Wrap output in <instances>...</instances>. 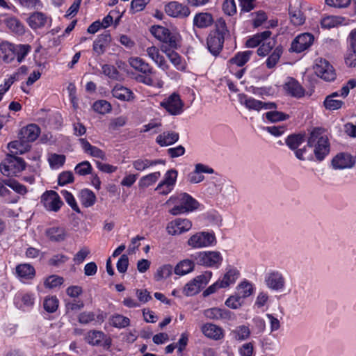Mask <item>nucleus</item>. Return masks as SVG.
I'll return each instance as SVG.
<instances>
[{"label":"nucleus","mask_w":356,"mask_h":356,"mask_svg":"<svg viewBox=\"0 0 356 356\" xmlns=\"http://www.w3.org/2000/svg\"><path fill=\"white\" fill-rule=\"evenodd\" d=\"M307 146L313 148L314 154L318 161H323L329 154L330 145L323 129L316 127L310 131Z\"/></svg>","instance_id":"f257e3e1"},{"label":"nucleus","mask_w":356,"mask_h":356,"mask_svg":"<svg viewBox=\"0 0 356 356\" xmlns=\"http://www.w3.org/2000/svg\"><path fill=\"white\" fill-rule=\"evenodd\" d=\"M160 177H161V173L159 171L148 174L145 176H143L139 180V182H138L139 187H140V188L149 187V186H152V184L156 183Z\"/></svg>","instance_id":"a19ab883"},{"label":"nucleus","mask_w":356,"mask_h":356,"mask_svg":"<svg viewBox=\"0 0 356 356\" xmlns=\"http://www.w3.org/2000/svg\"><path fill=\"white\" fill-rule=\"evenodd\" d=\"M161 106L164 108L167 112L172 115H180L183 112L184 102L180 98V96L174 92L168 97L165 99L160 104Z\"/></svg>","instance_id":"1a4fd4ad"},{"label":"nucleus","mask_w":356,"mask_h":356,"mask_svg":"<svg viewBox=\"0 0 356 356\" xmlns=\"http://www.w3.org/2000/svg\"><path fill=\"white\" fill-rule=\"evenodd\" d=\"M74 171L79 175L85 176L91 173L92 166L88 161H82L76 165Z\"/></svg>","instance_id":"680f3d73"},{"label":"nucleus","mask_w":356,"mask_h":356,"mask_svg":"<svg viewBox=\"0 0 356 356\" xmlns=\"http://www.w3.org/2000/svg\"><path fill=\"white\" fill-rule=\"evenodd\" d=\"M323 104L326 109L334 111L341 108L344 104V102L341 100L332 98L331 97H326Z\"/></svg>","instance_id":"4d7b16f0"},{"label":"nucleus","mask_w":356,"mask_h":356,"mask_svg":"<svg viewBox=\"0 0 356 356\" xmlns=\"http://www.w3.org/2000/svg\"><path fill=\"white\" fill-rule=\"evenodd\" d=\"M354 161L350 155L340 153L336 155L332 161V165L334 169L349 168L353 166Z\"/></svg>","instance_id":"412c9836"},{"label":"nucleus","mask_w":356,"mask_h":356,"mask_svg":"<svg viewBox=\"0 0 356 356\" xmlns=\"http://www.w3.org/2000/svg\"><path fill=\"white\" fill-rule=\"evenodd\" d=\"M111 42V35L108 31L97 36L94 41L92 49L97 56L102 55Z\"/></svg>","instance_id":"aec40b11"},{"label":"nucleus","mask_w":356,"mask_h":356,"mask_svg":"<svg viewBox=\"0 0 356 356\" xmlns=\"http://www.w3.org/2000/svg\"><path fill=\"white\" fill-rule=\"evenodd\" d=\"M165 13L172 17L184 18L190 15L189 8L178 1H170L165 6Z\"/></svg>","instance_id":"dca6fc26"},{"label":"nucleus","mask_w":356,"mask_h":356,"mask_svg":"<svg viewBox=\"0 0 356 356\" xmlns=\"http://www.w3.org/2000/svg\"><path fill=\"white\" fill-rule=\"evenodd\" d=\"M344 19L339 16H327L321 19L322 28L330 29L343 24Z\"/></svg>","instance_id":"ea45409f"},{"label":"nucleus","mask_w":356,"mask_h":356,"mask_svg":"<svg viewBox=\"0 0 356 356\" xmlns=\"http://www.w3.org/2000/svg\"><path fill=\"white\" fill-rule=\"evenodd\" d=\"M178 202L181 204L188 212L193 211L198 207V202L190 195L184 193L177 197Z\"/></svg>","instance_id":"72a5a7b5"},{"label":"nucleus","mask_w":356,"mask_h":356,"mask_svg":"<svg viewBox=\"0 0 356 356\" xmlns=\"http://www.w3.org/2000/svg\"><path fill=\"white\" fill-rule=\"evenodd\" d=\"M194 267V261L189 259H184L176 265L174 268V272L177 275H184L193 271Z\"/></svg>","instance_id":"c9c22d12"},{"label":"nucleus","mask_w":356,"mask_h":356,"mask_svg":"<svg viewBox=\"0 0 356 356\" xmlns=\"http://www.w3.org/2000/svg\"><path fill=\"white\" fill-rule=\"evenodd\" d=\"M51 168H59L65 163V156L63 154H51L48 158Z\"/></svg>","instance_id":"052dcab7"},{"label":"nucleus","mask_w":356,"mask_h":356,"mask_svg":"<svg viewBox=\"0 0 356 356\" xmlns=\"http://www.w3.org/2000/svg\"><path fill=\"white\" fill-rule=\"evenodd\" d=\"M6 26L13 32L22 35L24 32L23 24L15 17H9L5 20Z\"/></svg>","instance_id":"37998d69"},{"label":"nucleus","mask_w":356,"mask_h":356,"mask_svg":"<svg viewBox=\"0 0 356 356\" xmlns=\"http://www.w3.org/2000/svg\"><path fill=\"white\" fill-rule=\"evenodd\" d=\"M151 33L159 40L170 48H177V38L172 35L170 30L162 26H152L150 28Z\"/></svg>","instance_id":"0eeeda50"},{"label":"nucleus","mask_w":356,"mask_h":356,"mask_svg":"<svg viewBox=\"0 0 356 356\" xmlns=\"http://www.w3.org/2000/svg\"><path fill=\"white\" fill-rule=\"evenodd\" d=\"M26 168L23 159L7 154L6 158L0 163V171L3 176L15 177Z\"/></svg>","instance_id":"7ed1b4c3"},{"label":"nucleus","mask_w":356,"mask_h":356,"mask_svg":"<svg viewBox=\"0 0 356 356\" xmlns=\"http://www.w3.org/2000/svg\"><path fill=\"white\" fill-rule=\"evenodd\" d=\"M31 50V46L29 44H18L15 45V58L17 57V60L19 63H21L25 56Z\"/></svg>","instance_id":"6e6d98bb"},{"label":"nucleus","mask_w":356,"mask_h":356,"mask_svg":"<svg viewBox=\"0 0 356 356\" xmlns=\"http://www.w3.org/2000/svg\"><path fill=\"white\" fill-rule=\"evenodd\" d=\"M130 320L122 315L116 314L111 318V324L118 328H124L129 325Z\"/></svg>","instance_id":"13d9d810"},{"label":"nucleus","mask_w":356,"mask_h":356,"mask_svg":"<svg viewBox=\"0 0 356 356\" xmlns=\"http://www.w3.org/2000/svg\"><path fill=\"white\" fill-rule=\"evenodd\" d=\"M61 194L63 196L66 202L71 207V208L76 212L80 213L81 211L79 208V206L76 204V202L72 195V194L67 191H62Z\"/></svg>","instance_id":"0e129e2a"},{"label":"nucleus","mask_w":356,"mask_h":356,"mask_svg":"<svg viewBox=\"0 0 356 356\" xmlns=\"http://www.w3.org/2000/svg\"><path fill=\"white\" fill-rule=\"evenodd\" d=\"M238 353L241 356H254L253 342L243 343L238 348Z\"/></svg>","instance_id":"774afa93"},{"label":"nucleus","mask_w":356,"mask_h":356,"mask_svg":"<svg viewBox=\"0 0 356 356\" xmlns=\"http://www.w3.org/2000/svg\"><path fill=\"white\" fill-rule=\"evenodd\" d=\"M283 49L281 46H277L270 56L266 60V67L268 69H271L275 66L277 63L279 61L281 55L282 54Z\"/></svg>","instance_id":"3c124183"},{"label":"nucleus","mask_w":356,"mask_h":356,"mask_svg":"<svg viewBox=\"0 0 356 356\" xmlns=\"http://www.w3.org/2000/svg\"><path fill=\"white\" fill-rule=\"evenodd\" d=\"M252 53V51L239 52L236 54L234 57L231 58L230 62L233 64H236L238 66H243L249 60Z\"/></svg>","instance_id":"09e8293b"},{"label":"nucleus","mask_w":356,"mask_h":356,"mask_svg":"<svg viewBox=\"0 0 356 356\" xmlns=\"http://www.w3.org/2000/svg\"><path fill=\"white\" fill-rule=\"evenodd\" d=\"M15 45L8 42H2L0 44V55L6 63L15 59Z\"/></svg>","instance_id":"7c9ffc66"},{"label":"nucleus","mask_w":356,"mask_h":356,"mask_svg":"<svg viewBox=\"0 0 356 356\" xmlns=\"http://www.w3.org/2000/svg\"><path fill=\"white\" fill-rule=\"evenodd\" d=\"M192 227V222L186 218H176L170 222L166 227L170 235H179L188 232Z\"/></svg>","instance_id":"4468645a"},{"label":"nucleus","mask_w":356,"mask_h":356,"mask_svg":"<svg viewBox=\"0 0 356 356\" xmlns=\"http://www.w3.org/2000/svg\"><path fill=\"white\" fill-rule=\"evenodd\" d=\"M289 15L291 22L296 26L301 25L305 22V18L301 10L298 8L293 10L291 5L289 6Z\"/></svg>","instance_id":"864d4df0"},{"label":"nucleus","mask_w":356,"mask_h":356,"mask_svg":"<svg viewBox=\"0 0 356 356\" xmlns=\"http://www.w3.org/2000/svg\"><path fill=\"white\" fill-rule=\"evenodd\" d=\"M79 200L85 207H90L95 204L96 196L92 191L85 188L81 191Z\"/></svg>","instance_id":"e433bc0d"},{"label":"nucleus","mask_w":356,"mask_h":356,"mask_svg":"<svg viewBox=\"0 0 356 356\" xmlns=\"http://www.w3.org/2000/svg\"><path fill=\"white\" fill-rule=\"evenodd\" d=\"M3 182L5 185L8 186L10 188H12L15 192L20 195H24L27 193V189L26 186L20 184L15 179H6L3 180Z\"/></svg>","instance_id":"8fccbe9b"},{"label":"nucleus","mask_w":356,"mask_h":356,"mask_svg":"<svg viewBox=\"0 0 356 356\" xmlns=\"http://www.w3.org/2000/svg\"><path fill=\"white\" fill-rule=\"evenodd\" d=\"M172 266L170 264H165L159 267L155 275L154 279L156 281L159 282L163 279L169 277L172 273Z\"/></svg>","instance_id":"de8ad7c7"},{"label":"nucleus","mask_w":356,"mask_h":356,"mask_svg":"<svg viewBox=\"0 0 356 356\" xmlns=\"http://www.w3.org/2000/svg\"><path fill=\"white\" fill-rule=\"evenodd\" d=\"M239 276V272L236 268H229L224 275L222 279L219 280L220 286L226 288L230 284L235 283Z\"/></svg>","instance_id":"f704fd0d"},{"label":"nucleus","mask_w":356,"mask_h":356,"mask_svg":"<svg viewBox=\"0 0 356 356\" xmlns=\"http://www.w3.org/2000/svg\"><path fill=\"white\" fill-rule=\"evenodd\" d=\"M175 48H170L165 44H162L161 47V50L166 54L175 68L179 71H184L186 68L185 64L181 61V56L173 50Z\"/></svg>","instance_id":"a211bd4d"},{"label":"nucleus","mask_w":356,"mask_h":356,"mask_svg":"<svg viewBox=\"0 0 356 356\" xmlns=\"http://www.w3.org/2000/svg\"><path fill=\"white\" fill-rule=\"evenodd\" d=\"M129 63L134 69L144 74L150 75L154 72L149 64L140 57L130 58Z\"/></svg>","instance_id":"4be33fe9"},{"label":"nucleus","mask_w":356,"mask_h":356,"mask_svg":"<svg viewBox=\"0 0 356 356\" xmlns=\"http://www.w3.org/2000/svg\"><path fill=\"white\" fill-rule=\"evenodd\" d=\"M47 236L54 242L65 241L67 232L65 228L61 227H52L46 230Z\"/></svg>","instance_id":"c756f323"},{"label":"nucleus","mask_w":356,"mask_h":356,"mask_svg":"<svg viewBox=\"0 0 356 356\" xmlns=\"http://www.w3.org/2000/svg\"><path fill=\"white\" fill-rule=\"evenodd\" d=\"M79 142L83 151L90 154L91 156L101 159L102 160L106 159L105 153L99 148L92 146L86 139L80 138Z\"/></svg>","instance_id":"a878e982"},{"label":"nucleus","mask_w":356,"mask_h":356,"mask_svg":"<svg viewBox=\"0 0 356 356\" xmlns=\"http://www.w3.org/2000/svg\"><path fill=\"white\" fill-rule=\"evenodd\" d=\"M239 99L240 102L249 110L259 111L261 109L271 110L277 108V104L274 102H264L252 97H248L245 95H241Z\"/></svg>","instance_id":"9b49d317"},{"label":"nucleus","mask_w":356,"mask_h":356,"mask_svg":"<svg viewBox=\"0 0 356 356\" xmlns=\"http://www.w3.org/2000/svg\"><path fill=\"white\" fill-rule=\"evenodd\" d=\"M46 22L47 16L41 12L32 13L28 19L29 25L33 29L44 26Z\"/></svg>","instance_id":"473e14b6"},{"label":"nucleus","mask_w":356,"mask_h":356,"mask_svg":"<svg viewBox=\"0 0 356 356\" xmlns=\"http://www.w3.org/2000/svg\"><path fill=\"white\" fill-rule=\"evenodd\" d=\"M16 273L22 278L32 279L35 275V269L30 264H23L17 266Z\"/></svg>","instance_id":"58836bf2"},{"label":"nucleus","mask_w":356,"mask_h":356,"mask_svg":"<svg viewBox=\"0 0 356 356\" xmlns=\"http://www.w3.org/2000/svg\"><path fill=\"white\" fill-rule=\"evenodd\" d=\"M40 133V129L38 125L29 124L21 129L19 133L20 140L24 142H33L38 138Z\"/></svg>","instance_id":"6ab92c4d"},{"label":"nucleus","mask_w":356,"mask_h":356,"mask_svg":"<svg viewBox=\"0 0 356 356\" xmlns=\"http://www.w3.org/2000/svg\"><path fill=\"white\" fill-rule=\"evenodd\" d=\"M177 177V171L175 169L169 170L165 175L164 179L156 187L155 191L162 195H167L171 192L175 185Z\"/></svg>","instance_id":"ddd939ff"},{"label":"nucleus","mask_w":356,"mask_h":356,"mask_svg":"<svg viewBox=\"0 0 356 356\" xmlns=\"http://www.w3.org/2000/svg\"><path fill=\"white\" fill-rule=\"evenodd\" d=\"M225 304L227 307L232 309H237L243 305V300L239 295L236 294L229 297Z\"/></svg>","instance_id":"bf43d9fd"},{"label":"nucleus","mask_w":356,"mask_h":356,"mask_svg":"<svg viewBox=\"0 0 356 356\" xmlns=\"http://www.w3.org/2000/svg\"><path fill=\"white\" fill-rule=\"evenodd\" d=\"M216 243L215 234L212 232H199L192 235L187 244L193 248H202Z\"/></svg>","instance_id":"39448f33"},{"label":"nucleus","mask_w":356,"mask_h":356,"mask_svg":"<svg viewBox=\"0 0 356 356\" xmlns=\"http://www.w3.org/2000/svg\"><path fill=\"white\" fill-rule=\"evenodd\" d=\"M304 140V135L301 134H291L286 138L285 143L291 150H295L298 148Z\"/></svg>","instance_id":"49530a36"},{"label":"nucleus","mask_w":356,"mask_h":356,"mask_svg":"<svg viewBox=\"0 0 356 356\" xmlns=\"http://www.w3.org/2000/svg\"><path fill=\"white\" fill-rule=\"evenodd\" d=\"M215 30L212 31L207 38V47L214 56L219 54L222 49L225 35L229 34L226 23L220 18L215 23Z\"/></svg>","instance_id":"f03ea898"},{"label":"nucleus","mask_w":356,"mask_h":356,"mask_svg":"<svg viewBox=\"0 0 356 356\" xmlns=\"http://www.w3.org/2000/svg\"><path fill=\"white\" fill-rule=\"evenodd\" d=\"M41 201L47 211L57 212L63 204L58 194L54 191H47L41 197Z\"/></svg>","instance_id":"f8f14e48"},{"label":"nucleus","mask_w":356,"mask_h":356,"mask_svg":"<svg viewBox=\"0 0 356 356\" xmlns=\"http://www.w3.org/2000/svg\"><path fill=\"white\" fill-rule=\"evenodd\" d=\"M74 175L70 171H64L58 175V183L60 186H64L74 181Z\"/></svg>","instance_id":"338daca9"},{"label":"nucleus","mask_w":356,"mask_h":356,"mask_svg":"<svg viewBox=\"0 0 356 356\" xmlns=\"http://www.w3.org/2000/svg\"><path fill=\"white\" fill-rule=\"evenodd\" d=\"M58 299L56 296L47 297L43 302V307L49 313L55 312L58 307Z\"/></svg>","instance_id":"603ef678"},{"label":"nucleus","mask_w":356,"mask_h":356,"mask_svg":"<svg viewBox=\"0 0 356 356\" xmlns=\"http://www.w3.org/2000/svg\"><path fill=\"white\" fill-rule=\"evenodd\" d=\"M213 22L211 14L209 13H197L193 18V25L199 29L210 26Z\"/></svg>","instance_id":"bb28decb"},{"label":"nucleus","mask_w":356,"mask_h":356,"mask_svg":"<svg viewBox=\"0 0 356 356\" xmlns=\"http://www.w3.org/2000/svg\"><path fill=\"white\" fill-rule=\"evenodd\" d=\"M238 295L243 299L250 296L254 292L253 285L248 281H243L237 286Z\"/></svg>","instance_id":"a18cd8bd"},{"label":"nucleus","mask_w":356,"mask_h":356,"mask_svg":"<svg viewBox=\"0 0 356 356\" xmlns=\"http://www.w3.org/2000/svg\"><path fill=\"white\" fill-rule=\"evenodd\" d=\"M104 337L105 334L102 331L92 330L88 332L86 341L92 346H99Z\"/></svg>","instance_id":"79ce46f5"},{"label":"nucleus","mask_w":356,"mask_h":356,"mask_svg":"<svg viewBox=\"0 0 356 356\" xmlns=\"http://www.w3.org/2000/svg\"><path fill=\"white\" fill-rule=\"evenodd\" d=\"M266 286L273 291H281L286 286V280L282 272L279 270L269 271L264 280Z\"/></svg>","instance_id":"6e6552de"},{"label":"nucleus","mask_w":356,"mask_h":356,"mask_svg":"<svg viewBox=\"0 0 356 356\" xmlns=\"http://www.w3.org/2000/svg\"><path fill=\"white\" fill-rule=\"evenodd\" d=\"M113 96L120 101L129 102L134 99V93L129 88L116 84L112 90Z\"/></svg>","instance_id":"393cba45"},{"label":"nucleus","mask_w":356,"mask_h":356,"mask_svg":"<svg viewBox=\"0 0 356 356\" xmlns=\"http://www.w3.org/2000/svg\"><path fill=\"white\" fill-rule=\"evenodd\" d=\"M314 70L318 76L326 81H333L336 77L333 67L326 60H316Z\"/></svg>","instance_id":"9d476101"},{"label":"nucleus","mask_w":356,"mask_h":356,"mask_svg":"<svg viewBox=\"0 0 356 356\" xmlns=\"http://www.w3.org/2000/svg\"><path fill=\"white\" fill-rule=\"evenodd\" d=\"M266 118L270 122H277L284 121L289 118V115L283 112L277 111L275 109H271L265 113Z\"/></svg>","instance_id":"c03bdc74"},{"label":"nucleus","mask_w":356,"mask_h":356,"mask_svg":"<svg viewBox=\"0 0 356 356\" xmlns=\"http://www.w3.org/2000/svg\"><path fill=\"white\" fill-rule=\"evenodd\" d=\"M250 335V329L245 325L236 326L230 332V336L232 339L240 342L248 340Z\"/></svg>","instance_id":"cd10ccee"},{"label":"nucleus","mask_w":356,"mask_h":356,"mask_svg":"<svg viewBox=\"0 0 356 356\" xmlns=\"http://www.w3.org/2000/svg\"><path fill=\"white\" fill-rule=\"evenodd\" d=\"M285 90L293 97H301L304 95L305 90L294 79L291 78L285 84Z\"/></svg>","instance_id":"2f4dec72"},{"label":"nucleus","mask_w":356,"mask_h":356,"mask_svg":"<svg viewBox=\"0 0 356 356\" xmlns=\"http://www.w3.org/2000/svg\"><path fill=\"white\" fill-rule=\"evenodd\" d=\"M192 257L197 264L206 267H218L222 261V257L218 251L200 252Z\"/></svg>","instance_id":"20e7f679"},{"label":"nucleus","mask_w":356,"mask_h":356,"mask_svg":"<svg viewBox=\"0 0 356 356\" xmlns=\"http://www.w3.org/2000/svg\"><path fill=\"white\" fill-rule=\"evenodd\" d=\"M94 109L99 113L104 114L111 110V106L105 100H99L94 104Z\"/></svg>","instance_id":"69168bd1"},{"label":"nucleus","mask_w":356,"mask_h":356,"mask_svg":"<svg viewBox=\"0 0 356 356\" xmlns=\"http://www.w3.org/2000/svg\"><path fill=\"white\" fill-rule=\"evenodd\" d=\"M204 316L211 320H227L233 321L235 315L233 312L226 309L213 307L207 309L204 312Z\"/></svg>","instance_id":"f3484780"},{"label":"nucleus","mask_w":356,"mask_h":356,"mask_svg":"<svg viewBox=\"0 0 356 356\" xmlns=\"http://www.w3.org/2000/svg\"><path fill=\"white\" fill-rule=\"evenodd\" d=\"M178 140V133L174 131H165L156 137V142L161 147H163L171 145Z\"/></svg>","instance_id":"c85d7f7f"},{"label":"nucleus","mask_w":356,"mask_h":356,"mask_svg":"<svg viewBox=\"0 0 356 356\" xmlns=\"http://www.w3.org/2000/svg\"><path fill=\"white\" fill-rule=\"evenodd\" d=\"M203 334L208 338L220 340L224 337L223 330L212 323H207L202 327Z\"/></svg>","instance_id":"b1692460"},{"label":"nucleus","mask_w":356,"mask_h":356,"mask_svg":"<svg viewBox=\"0 0 356 356\" xmlns=\"http://www.w3.org/2000/svg\"><path fill=\"white\" fill-rule=\"evenodd\" d=\"M102 73L111 79L119 80L120 79V74L117 68L111 65H103L102 67Z\"/></svg>","instance_id":"5fc2aeb1"},{"label":"nucleus","mask_w":356,"mask_h":356,"mask_svg":"<svg viewBox=\"0 0 356 356\" xmlns=\"http://www.w3.org/2000/svg\"><path fill=\"white\" fill-rule=\"evenodd\" d=\"M148 56L158 65L162 70L166 71L169 68L164 57L159 54V50L154 46L149 47L146 49Z\"/></svg>","instance_id":"5701e85b"},{"label":"nucleus","mask_w":356,"mask_h":356,"mask_svg":"<svg viewBox=\"0 0 356 356\" xmlns=\"http://www.w3.org/2000/svg\"><path fill=\"white\" fill-rule=\"evenodd\" d=\"M63 278L57 275H51L44 281V286L47 288L53 289L61 285L63 283Z\"/></svg>","instance_id":"e2e57ef3"},{"label":"nucleus","mask_w":356,"mask_h":356,"mask_svg":"<svg viewBox=\"0 0 356 356\" xmlns=\"http://www.w3.org/2000/svg\"><path fill=\"white\" fill-rule=\"evenodd\" d=\"M212 276L211 271H205L203 274L195 277L184 289V293L186 296H192L200 291L209 281Z\"/></svg>","instance_id":"423d86ee"},{"label":"nucleus","mask_w":356,"mask_h":356,"mask_svg":"<svg viewBox=\"0 0 356 356\" xmlns=\"http://www.w3.org/2000/svg\"><path fill=\"white\" fill-rule=\"evenodd\" d=\"M159 163L164 164V161L158 159V160H149V159H139L133 161L132 165L133 167L138 171H143L146 168L156 165Z\"/></svg>","instance_id":"4c0bfd02"},{"label":"nucleus","mask_w":356,"mask_h":356,"mask_svg":"<svg viewBox=\"0 0 356 356\" xmlns=\"http://www.w3.org/2000/svg\"><path fill=\"white\" fill-rule=\"evenodd\" d=\"M314 40V35L311 33L300 34L293 40L291 50L294 52H302L312 44Z\"/></svg>","instance_id":"2eb2a0df"}]
</instances>
